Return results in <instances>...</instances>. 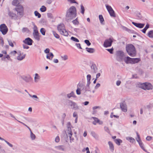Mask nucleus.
<instances>
[{
    "label": "nucleus",
    "mask_w": 153,
    "mask_h": 153,
    "mask_svg": "<svg viewBox=\"0 0 153 153\" xmlns=\"http://www.w3.org/2000/svg\"><path fill=\"white\" fill-rule=\"evenodd\" d=\"M54 56V55L51 52H50L47 54L46 58L50 60H51Z\"/></svg>",
    "instance_id": "b1692460"
},
{
    "label": "nucleus",
    "mask_w": 153,
    "mask_h": 153,
    "mask_svg": "<svg viewBox=\"0 0 153 153\" xmlns=\"http://www.w3.org/2000/svg\"><path fill=\"white\" fill-rule=\"evenodd\" d=\"M132 24L136 27L140 28H143L145 25V24L144 23H137L134 22H132Z\"/></svg>",
    "instance_id": "9b49d317"
},
{
    "label": "nucleus",
    "mask_w": 153,
    "mask_h": 153,
    "mask_svg": "<svg viewBox=\"0 0 153 153\" xmlns=\"http://www.w3.org/2000/svg\"><path fill=\"white\" fill-rule=\"evenodd\" d=\"M108 143L109 146L110 150L113 152L114 150V147L112 143L110 141H109Z\"/></svg>",
    "instance_id": "a211bd4d"
},
{
    "label": "nucleus",
    "mask_w": 153,
    "mask_h": 153,
    "mask_svg": "<svg viewBox=\"0 0 153 153\" xmlns=\"http://www.w3.org/2000/svg\"><path fill=\"white\" fill-rule=\"evenodd\" d=\"M30 137L32 140H34L36 138V136L33 134L32 131H31L30 133Z\"/></svg>",
    "instance_id": "a18cd8bd"
},
{
    "label": "nucleus",
    "mask_w": 153,
    "mask_h": 153,
    "mask_svg": "<svg viewBox=\"0 0 153 153\" xmlns=\"http://www.w3.org/2000/svg\"><path fill=\"white\" fill-rule=\"evenodd\" d=\"M80 6H81V13L82 14H84V12H85V9H84V7L83 6V5H82V4Z\"/></svg>",
    "instance_id": "8fccbe9b"
},
{
    "label": "nucleus",
    "mask_w": 153,
    "mask_h": 153,
    "mask_svg": "<svg viewBox=\"0 0 153 153\" xmlns=\"http://www.w3.org/2000/svg\"><path fill=\"white\" fill-rule=\"evenodd\" d=\"M40 32L42 35H45L46 30L45 28H41L40 30Z\"/></svg>",
    "instance_id": "a19ab883"
},
{
    "label": "nucleus",
    "mask_w": 153,
    "mask_h": 153,
    "mask_svg": "<svg viewBox=\"0 0 153 153\" xmlns=\"http://www.w3.org/2000/svg\"><path fill=\"white\" fill-rule=\"evenodd\" d=\"M72 134H70V135H68V136L70 138V140L71 142V141H72L73 142L74 141V138L72 137Z\"/></svg>",
    "instance_id": "bf43d9fd"
},
{
    "label": "nucleus",
    "mask_w": 153,
    "mask_h": 153,
    "mask_svg": "<svg viewBox=\"0 0 153 153\" xmlns=\"http://www.w3.org/2000/svg\"><path fill=\"white\" fill-rule=\"evenodd\" d=\"M68 1L70 2L71 3H76L77 2L75 1V0H68Z\"/></svg>",
    "instance_id": "e2e57ef3"
},
{
    "label": "nucleus",
    "mask_w": 153,
    "mask_h": 153,
    "mask_svg": "<svg viewBox=\"0 0 153 153\" xmlns=\"http://www.w3.org/2000/svg\"><path fill=\"white\" fill-rule=\"evenodd\" d=\"M39 34V32L38 30H33V35H34L35 34Z\"/></svg>",
    "instance_id": "338daca9"
},
{
    "label": "nucleus",
    "mask_w": 153,
    "mask_h": 153,
    "mask_svg": "<svg viewBox=\"0 0 153 153\" xmlns=\"http://www.w3.org/2000/svg\"><path fill=\"white\" fill-rule=\"evenodd\" d=\"M114 141L118 146H120V143H122V140L120 139H117L114 140Z\"/></svg>",
    "instance_id": "bb28decb"
},
{
    "label": "nucleus",
    "mask_w": 153,
    "mask_h": 153,
    "mask_svg": "<svg viewBox=\"0 0 153 153\" xmlns=\"http://www.w3.org/2000/svg\"><path fill=\"white\" fill-rule=\"evenodd\" d=\"M85 49L88 52L91 53H94L95 51V49L92 48H86Z\"/></svg>",
    "instance_id": "cd10ccee"
},
{
    "label": "nucleus",
    "mask_w": 153,
    "mask_h": 153,
    "mask_svg": "<svg viewBox=\"0 0 153 153\" xmlns=\"http://www.w3.org/2000/svg\"><path fill=\"white\" fill-rule=\"evenodd\" d=\"M23 117L25 119L27 120V121L29 122L33 123L35 122H36L35 120L31 118H27L24 117Z\"/></svg>",
    "instance_id": "473e14b6"
},
{
    "label": "nucleus",
    "mask_w": 153,
    "mask_h": 153,
    "mask_svg": "<svg viewBox=\"0 0 153 153\" xmlns=\"http://www.w3.org/2000/svg\"><path fill=\"white\" fill-rule=\"evenodd\" d=\"M67 96L68 98L69 99L71 97H73L74 98L76 97V96L75 95L73 91H71V92L69 94H67Z\"/></svg>",
    "instance_id": "a878e982"
},
{
    "label": "nucleus",
    "mask_w": 153,
    "mask_h": 153,
    "mask_svg": "<svg viewBox=\"0 0 153 153\" xmlns=\"http://www.w3.org/2000/svg\"><path fill=\"white\" fill-rule=\"evenodd\" d=\"M53 33L54 36L57 39H59L60 37L59 36L54 30L52 31Z\"/></svg>",
    "instance_id": "4c0bfd02"
},
{
    "label": "nucleus",
    "mask_w": 153,
    "mask_h": 153,
    "mask_svg": "<svg viewBox=\"0 0 153 153\" xmlns=\"http://www.w3.org/2000/svg\"><path fill=\"white\" fill-rule=\"evenodd\" d=\"M91 134L92 136L95 138V139L98 138V136L97 134L94 132L92 131L91 133Z\"/></svg>",
    "instance_id": "e433bc0d"
},
{
    "label": "nucleus",
    "mask_w": 153,
    "mask_h": 153,
    "mask_svg": "<svg viewBox=\"0 0 153 153\" xmlns=\"http://www.w3.org/2000/svg\"><path fill=\"white\" fill-rule=\"evenodd\" d=\"M8 42L9 43V45L11 46L12 47H13L14 46V45L11 41V40H8Z\"/></svg>",
    "instance_id": "69168bd1"
},
{
    "label": "nucleus",
    "mask_w": 153,
    "mask_h": 153,
    "mask_svg": "<svg viewBox=\"0 0 153 153\" xmlns=\"http://www.w3.org/2000/svg\"><path fill=\"white\" fill-rule=\"evenodd\" d=\"M39 34H38L33 35L34 38L38 41H39L40 39V36Z\"/></svg>",
    "instance_id": "f704fd0d"
},
{
    "label": "nucleus",
    "mask_w": 153,
    "mask_h": 153,
    "mask_svg": "<svg viewBox=\"0 0 153 153\" xmlns=\"http://www.w3.org/2000/svg\"><path fill=\"white\" fill-rule=\"evenodd\" d=\"M124 60L126 64L131 63L132 64V58L128 56L125 57L124 58Z\"/></svg>",
    "instance_id": "2eb2a0df"
},
{
    "label": "nucleus",
    "mask_w": 153,
    "mask_h": 153,
    "mask_svg": "<svg viewBox=\"0 0 153 153\" xmlns=\"http://www.w3.org/2000/svg\"><path fill=\"white\" fill-rule=\"evenodd\" d=\"M65 29V25L63 24H60L57 27V29L59 32Z\"/></svg>",
    "instance_id": "4468645a"
},
{
    "label": "nucleus",
    "mask_w": 153,
    "mask_h": 153,
    "mask_svg": "<svg viewBox=\"0 0 153 153\" xmlns=\"http://www.w3.org/2000/svg\"><path fill=\"white\" fill-rule=\"evenodd\" d=\"M61 58L63 60H66L68 59V56L67 55H65L63 56H61Z\"/></svg>",
    "instance_id": "3c124183"
},
{
    "label": "nucleus",
    "mask_w": 153,
    "mask_h": 153,
    "mask_svg": "<svg viewBox=\"0 0 153 153\" xmlns=\"http://www.w3.org/2000/svg\"><path fill=\"white\" fill-rule=\"evenodd\" d=\"M120 108L122 111L125 112L127 111V107L126 104L124 103H121L120 104Z\"/></svg>",
    "instance_id": "9d476101"
},
{
    "label": "nucleus",
    "mask_w": 153,
    "mask_h": 153,
    "mask_svg": "<svg viewBox=\"0 0 153 153\" xmlns=\"http://www.w3.org/2000/svg\"><path fill=\"white\" fill-rule=\"evenodd\" d=\"M137 138L136 139V140L138 142V143L140 141H142L140 139V136L137 132Z\"/></svg>",
    "instance_id": "de8ad7c7"
},
{
    "label": "nucleus",
    "mask_w": 153,
    "mask_h": 153,
    "mask_svg": "<svg viewBox=\"0 0 153 153\" xmlns=\"http://www.w3.org/2000/svg\"><path fill=\"white\" fill-rule=\"evenodd\" d=\"M124 53L123 52L121 51H117L116 53V59L118 61L121 62L123 59Z\"/></svg>",
    "instance_id": "20e7f679"
},
{
    "label": "nucleus",
    "mask_w": 153,
    "mask_h": 153,
    "mask_svg": "<svg viewBox=\"0 0 153 153\" xmlns=\"http://www.w3.org/2000/svg\"><path fill=\"white\" fill-rule=\"evenodd\" d=\"M76 16V7L74 6L71 7L67 11L66 19L68 21L74 18Z\"/></svg>",
    "instance_id": "f257e3e1"
},
{
    "label": "nucleus",
    "mask_w": 153,
    "mask_h": 153,
    "mask_svg": "<svg viewBox=\"0 0 153 153\" xmlns=\"http://www.w3.org/2000/svg\"><path fill=\"white\" fill-rule=\"evenodd\" d=\"M139 145L140 146V147L141 148V149L145 152H148L145 149V148L144 147V144L143 143L142 141L140 142V143H139Z\"/></svg>",
    "instance_id": "72a5a7b5"
},
{
    "label": "nucleus",
    "mask_w": 153,
    "mask_h": 153,
    "mask_svg": "<svg viewBox=\"0 0 153 153\" xmlns=\"http://www.w3.org/2000/svg\"><path fill=\"white\" fill-rule=\"evenodd\" d=\"M84 86V85L81 83H79L77 85V88H80V87H82Z\"/></svg>",
    "instance_id": "052dcab7"
},
{
    "label": "nucleus",
    "mask_w": 153,
    "mask_h": 153,
    "mask_svg": "<svg viewBox=\"0 0 153 153\" xmlns=\"http://www.w3.org/2000/svg\"><path fill=\"white\" fill-rule=\"evenodd\" d=\"M92 71L94 73H96L97 72L98 68L96 64H92L91 66Z\"/></svg>",
    "instance_id": "ddd939ff"
},
{
    "label": "nucleus",
    "mask_w": 153,
    "mask_h": 153,
    "mask_svg": "<svg viewBox=\"0 0 153 153\" xmlns=\"http://www.w3.org/2000/svg\"><path fill=\"white\" fill-rule=\"evenodd\" d=\"M140 59L139 58H132V64H135L139 62L140 61Z\"/></svg>",
    "instance_id": "4be33fe9"
},
{
    "label": "nucleus",
    "mask_w": 153,
    "mask_h": 153,
    "mask_svg": "<svg viewBox=\"0 0 153 153\" xmlns=\"http://www.w3.org/2000/svg\"><path fill=\"white\" fill-rule=\"evenodd\" d=\"M8 31V28L5 24H3L0 25V31L3 35H5Z\"/></svg>",
    "instance_id": "423d86ee"
},
{
    "label": "nucleus",
    "mask_w": 153,
    "mask_h": 153,
    "mask_svg": "<svg viewBox=\"0 0 153 153\" xmlns=\"http://www.w3.org/2000/svg\"><path fill=\"white\" fill-rule=\"evenodd\" d=\"M76 93L78 95H80L81 94V90L80 88H77L76 90Z\"/></svg>",
    "instance_id": "5fc2aeb1"
},
{
    "label": "nucleus",
    "mask_w": 153,
    "mask_h": 153,
    "mask_svg": "<svg viewBox=\"0 0 153 153\" xmlns=\"http://www.w3.org/2000/svg\"><path fill=\"white\" fill-rule=\"evenodd\" d=\"M92 118L94 120L92 122V123L94 125H96L97 123H98L99 122V120L97 117H92Z\"/></svg>",
    "instance_id": "c756f323"
},
{
    "label": "nucleus",
    "mask_w": 153,
    "mask_h": 153,
    "mask_svg": "<svg viewBox=\"0 0 153 153\" xmlns=\"http://www.w3.org/2000/svg\"><path fill=\"white\" fill-rule=\"evenodd\" d=\"M126 50L128 54L130 56L134 57L136 56V51L135 47L131 44L126 45Z\"/></svg>",
    "instance_id": "f03ea898"
},
{
    "label": "nucleus",
    "mask_w": 153,
    "mask_h": 153,
    "mask_svg": "<svg viewBox=\"0 0 153 153\" xmlns=\"http://www.w3.org/2000/svg\"><path fill=\"white\" fill-rule=\"evenodd\" d=\"M55 148L59 150L64 151L65 149L64 146L62 145L56 146L55 147Z\"/></svg>",
    "instance_id": "393cba45"
},
{
    "label": "nucleus",
    "mask_w": 153,
    "mask_h": 153,
    "mask_svg": "<svg viewBox=\"0 0 153 153\" xmlns=\"http://www.w3.org/2000/svg\"><path fill=\"white\" fill-rule=\"evenodd\" d=\"M8 13L9 16L12 19H15L16 18L17 16L15 13L11 12L10 10H8Z\"/></svg>",
    "instance_id": "f8f14e48"
},
{
    "label": "nucleus",
    "mask_w": 153,
    "mask_h": 153,
    "mask_svg": "<svg viewBox=\"0 0 153 153\" xmlns=\"http://www.w3.org/2000/svg\"><path fill=\"white\" fill-rule=\"evenodd\" d=\"M67 129L68 131V135H70V134H72L71 127L67 128Z\"/></svg>",
    "instance_id": "4d7b16f0"
},
{
    "label": "nucleus",
    "mask_w": 153,
    "mask_h": 153,
    "mask_svg": "<svg viewBox=\"0 0 153 153\" xmlns=\"http://www.w3.org/2000/svg\"><path fill=\"white\" fill-rule=\"evenodd\" d=\"M90 84L87 83L86 85L83 88V89L85 90V91H91L90 87Z\"/></svg>",
    "instance_id": "412c9836"
},
{
    "label": "nucleus",
    "mask_w": 153,
    "mask_h": 153,
    "mask_svg": "<svg viewBox=\"0 0 153 153\" xmlns=\"http://www.w3.org/2000/svg\"><path fill=\"white\" fill-rule=\"evenodd\" d=\"M138 87L140 88L146 90V86H147L146 85V82L145 83H141L139 82L138 84Z\"/></svg>",
    "instance_id": "f3484780"
},
{
    "label": "nucleus",
    "mask_w": 153,
    "mask_h": 153,
    "mask_svg": "<svg viewBox=\"0 0 153 153\" xmlns=\"http://www.w3.org/2000/svg\"><path fill=\"white\" fill-rule=\"evenodd\" d=\"M147 36L150 38H153V30L149 31L148 33Z\"/></svg>",
    "instance_id": "7c9ffc66"
},
{
    "label": "nucleus",
    "mask_w": 153,
    "mask_h": 153,
    "mask_svg": "<svg viewBox=\"0 0 153 153\" xmlns=\"http://www.w3.org/2000/svg\"><path fill=\"white\" fill-rule=\"evenodd\" d=\"M60 139L58 136H57L55 139V141L56 143H58Z\"/></svg>",
    "instance_id": "0e129e2a"
},
{
    "label": "nucleus",
    "mask_w": 153,
    "mask_h": 153,
    "mask_svg": "<svg viewBox=\"0 0 153 153\" xmlns=\"http://www.w3.org/2000/svg\"><path fill=\"white\" fill-rule=\"evenodd\" d=\"M84 42L88 46H90L91 45V43L88 40H85L84 41Z\"/></svg>",
    "instance_id": "864d4df0"
},
{
    "label": "nucleus",
    "mask_w": 153,
    "mask_h": 153,
    "mask_svg": "<svg viewBox=\"0 0 153 153\" xmlns=\"http://www.w3.org/2000/svg\"><path fill=\"white\" fill-rule=\"evenodd\" d=\"M110 53L112 54L113 53V48L111 49H106Z\"/></svg>",
    "instance_id": "6e6d98bb"
},
{
    "label": "nucleus",
    "mask_w": 153,
    "mask_h": 153,
    "mask_svg": "<svg viewBox=\"0 0 153 153\" xmlns=\"http://www.w3.org/2000/svg\"><path fill=\"white\" fill-rule=\"evenodd\" d=\"M5 141L6 143H7V144L9 145L10 147H13V145L11 144L10 143L8 142L6 140L4 139V140Z\"/></svg>",
    "instance_id": "680f3d73"
},
{
    "label": "nucleus",
    "mask_w": 153,
    "mask_h": 153,
    "mask_svg": "<svg viewBox=\"0 0 153 153\" xmlns=\"http://www.w3.org/2000/svg\"><path fill=\"white\" fill-rule=\"evenodd\" d=\"M34 14L35 16H37L38 18H40L41 17V15L37 11L34 12Z\"/></svg>",
    "instance_id": "c03bdc74"
},
{
    "label": "nucleus",
    "mask_w": 153,
    "mask_h": 153,
    "mask_svg": "<svg viewBox=\"0 0 153 153\" xmlns=\"http://www.w3.org/2000/svg\"><path fill=\"white\" fill-rule=\"evenodd\" d=\"M113 42V39L110 38L105 40L104 42L103 46L105 48L110 47L111 46Z\"/></svg>",
    "instance_id": "0eeeda50"
},
{
    "label": "nucleus",
    "mask_w": 153,
    "mask_h": 153,
    "mask_svg": "<svg viewBox=\"0 0 153 153\" xmlns=\"http://www.w3.org/2000/svg\"><path fill=\"white\" fill-rule=\"evenodd\" d=\"M99 19L100 23H102L104 21V19L102 15H99Z\"/></svg>",
    "instance_id": "37998d69"
},
{
    "label": "nucleus",
    "mask_w": 153,
    "mask_h": 153,
    "mask_svg": "<svg viewBox=\"0 0 153 153\" xmlns=\"http://www.w3.org/2000/svg\"><path fill=\"white\" fill-rule=\"evenodd\" d=\"M22 54H23V53H22L20 52L19 55L17 57V59L18 60L21 61L25 58L26 54H24L23 56H21Z\"/></svg>",
    "instance_id": "aec40b11"
},
{
    "label": "nucleus",
    "mask_w": 153,
    "mask_h": 153,
    "mask_svg": "<svg viewBox=\"0 0 153 153\" xmlns=\"http://www.w3.org/2000/svg\"><path fill=\"white\" fill-rule=\"evenodd\" d=\"M91 78V76L90 74H88L87 76V83L90 84V80Z\"/></svg>",
    "instance_id": "c9c22d12"
},
{
    "label": "nucleus",
    "mask_w": 153,
    "mask_h": 153,
    "mask_svg": "<svg viewBox=\"0 0 153 153\" xmlns=\"http://www.w3.org/2000/svg\"><path fill=\"white\" fill-rule=\"evenodd\" d=\"M40 76L38 74L36 73L35 74V76L34 77V81L36 82H38V80L40 79Z\"/></svg>",
    "instance_id": "2f4dec72"
},
{
    "label": "nucleus",
    "mask_w": 153,
    "mask_h": 153,
    "mask_svg": "<svg viewBox=\"0 0 153 153\" xmlns=\"http://www.w3.org/2000/svg\"><path fill=\"white\" fill-rule=\"evenodd\" d=\"M146 85L147 86H146V89L150 90L153 88V86L150 83L146 82Z\"/></svg>",
    "instance_id": "6ab92c4d"
},
{
    "label": "nucleus",
    "mask_w": 153,
    "mask_h": 153,
    "mask_svg": "<svg viewBox=\"0 0 153 153\" xmlns=\"http://www.w3.org/2000/svg\"><path fill=\"white\" fill-rule=\"evenodd\" d=\"M71 40H73L74 41L77 42H79V40L78 39L76 38V37H74L73 36H72L71 38Z\"/></svg>",
    "instance_id": "49530a36"
},
{
    "label": "nucleus",
    "mask_w": 153,
    "mask_h": 153,
    "mask_svg": "<svg viewBox=\"0 0 153 153\" xmlns=\"http://www.w3.org/2000/svg\"><path fill=\"white\" fill-rule=\"evenodd\" d=\"M61 34L65 36H68V32L66 31L65 29H64L60 32Z\"/></svg>",
    "instance_id": "c85d7f7f"
},
{
    "label": "nucleus",
    "mask_w": 153,
    "mask_h": 153,
    "mask_svg": "<svg viewBox=\"0 0 153 153\" xmlns=\"http://www.w3.org/2000/svg\"><path fill=\"white\" fill-rule=\"evenodd\" d=\"M23 42L25 44L29 45H32L33 41L31 38L28 37L26 38L25 40H24Z\"/></svg>",
    "instance_id": "1a4fd4ad"
},
{
    "label": "nucleus",
    "mask_w": 153,
    "mask_h": 153,
    "mask_svg": "<svg viewBox=\"0 0 153 153\" xmlns=\"http://www.w3.org/2000/svg\"><path fill=\"white\" fill-rule=\"evenodd\" d=\"M40 10L41 12H44L47 9L45 6L43 5L42 6Z\"/></svg>",
    "instance_id": "79ce46f5"
},
{
    "label": "nucleus",
    "mask_w": 153,
    "mask_h": 153,
    "mask_svg": "<svg viewBox=\"0 0 153 153\" xmlns=\"http://www.w3.org/2000/svg\"><path fill=\"white\" fill-rule=\"evenodd\" d=\"M126 140L129 141L130 143H133L135 142V139L131 137H126Z\"/></svg>",
    "instance_id": "5701e85b"
},
{
    "label": "nucleus",
    "mask_w": 153,
    "mask_h": 153,
    "mask_svg": "<svg viewBox=\"0 0 153 153\" xmlns=\"http://www.w3.org/2000/svg\"><path fill=\"white\" fill-rule=\"evenodd\" d=\"M47 16L48 18L52 19H53V14L51 13H47Z\"/></svg>",
    "instance_id": "603ef678"
},
{
    "label": "nucleus",
    "mask_w": 153,
    "mask_h": 153,
    "mask_svg": "<svg viewBox=\"0 0 153 153\" xmlns=\"http://www.w3.org/2000/svg\"><path fill=\"white\" fill-rule=\"evenodd\" d=\"M107 9L109 12L110 16L113 17H115V14L114 11L113 10L111 7L107 4L105 5Z\"/></svg>",
    "instance_id": "39448f33"
},
{
    "label": "nucleus",
    "mask_w": 153,
    "mask_h": 153,
    "mask_svg": "<svg viewBox=\"0 0 153 153\" xmlns=\"http://www.w3.org/2000/svg\"><path fill=\"white\" fill-rule=\"evenodd\" d=\"M50 51V49L49 48H47L44 51V52L48 54L50 53V52H49Z\"/></svg>",
    "instance_id": "774afa93"
},
{
    "label": "nucleus",
    "mask_w": 153,
    "mask_h": 153,
    "mask_svg": "<svg viewBox=\"0 0 153 153\" xmlns=\"http://www.w3.org/2000/svg\"><path fill=\"white\" fill-rule=\"evenodd\" d=\"M153 105L152 104H149L147 105L146 106H144L145 109H148L149 110H150L152 108Z\"/></svg>",
    "instance_id": "58836bf2"
},
{
    "label": "nucleus",
    "mask_w": 153,
    "mask_h": 153,
    "mask_svg": "<svg viewBox=\"0 0 153 153\" xmlns=\"http://www.w3.org/2000/svg\"><path fill=\"white\" fill-rule=\"evenodd\" d=\"M72 22L75 25H78L79 24V22L77 20V18H76L75 20H73Z\"/></svg>",
    "instance_id": "09e8293b"
},
{
    "label": "nucleus",
    "mask_w": 153,
    "mask_h": 153,
    "mask_svg": "<svg viewBox=\"0 0 153 153\" xmlns=\"http://www.w3.org/2000/svg\"><path fill=\"white\" fill-rule=\"evenodd\" d=\"M101 108V107L100 106H94V107L93 108V109L94 110L93 112H94V113H95V112H96V111H95L94 110L95 109H97V108H99V109H100V108Z\"/></svg>",
    "instance_id": "13d9d810"
},
{
    "label": "nucleus",
    "mask_w": 153,
    "mask_h": 153,
    "mask_svg": "<svg viewBox=\"0 0 153 153\" xmlns=\"http://www.w3.org/2000/svg\"><path fill=\"white\" fill-rule=\"evenodd\" d=\"M64 105H65L70 106L72 109L75 110L79 109V107L77 105L76 103L69 100H65Z\"/></svg>",
    "instance_id": "7ed1b4c3"
},
{
    "label": "nucleus",
    "mask_w": 153,
    "mask_h": 153,
    "mask_svg": "<svg viewBox=\"0 0 153 153\" xmlns=\"http://www.w3.org/2000/svg\"><path fill=\"white\" fill-rule=\"evenodd\" d=\"M15 10L19 13V15L22 16L23 15V7L21 5H19L17 6Z\"/></svg>",
    "instance_id": "6e6552de"
},
{
    "label": "nucleus",
    "mask_w": 153,
    "mask_h": 153,
    "mask_svg": "<svg viewBox=\"0 0 153 153\" xmlns=\"http://www.w3.org/2000/svg\"><path fill=\"white\" fill-rule=\"evenodd\" d=\"M22 79L26 82H29L31 80V78L30 76H24L22 77Z\"/></svg>",
    "instance_id": "dca6fc26"
},
{
    "label": "nucleus",
    "mask_w": 153,
    "mask_h": 153,
    "mask_svg": "<svg viewBox=\"0 0 153 153\" xmlns=\"http://www.w3.org/2000/svg\"><path fill=\"white\" fill-rule=\"evenodd\" d=\"M19 3L18 0H13L12 1V4L14 6H16L17 4Z\"/></svg>",
    "instance_id": "ea45409f"
}]
</instances>
